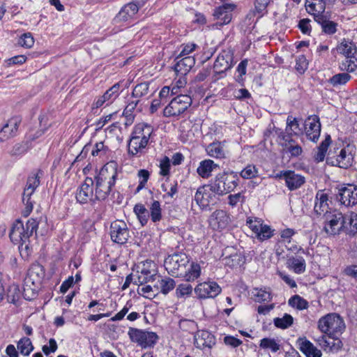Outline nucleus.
<instances>
[{
	"label": "nucleus",
	"mask_w": 357,
	"mask_h": 357,
	"mask_svg": "<svg viewBox=\"0 0 357 357\" xmlns=\"http://www.w3.org/2000/svg\"><path fill=\"white\" fill-rule=\"evenodd\" d=\"M299 349L306 357H321V350L317 349L310 341L305 338H299L297 341Z\"/></svg>",
	"instance_id": "obj_30"
},
{
	"label": "nucleus",
	"mask_w": 357,
	"mask_h": 357,
	"mask_svg": "<svg viewBox=\"0 0 357 357\" xmlns=\"http://www.w3.org/2000/svg\"><path fill=\"white\" fill-rule=\"evenodd\" d=\"M19 44L24 47L31 48L34 44V39L31 33H24L19 40Z\"/></svg>",
	"instance_id": "obj_61"
},
{
	"label": "nucleus",
	"mask_w": 357,
	"mask_h": 357,
	"mask_svg": "<svg viewBox=\"0 0 357 357\" xmlns=\"http://www.w3.org/2000/svg\"><path fill=\"white\" fill-rule=\"evenodd\" d=\"M340 68L342 71L354 73L357 70V54L352 56H345L340 63Z\"/></svg>",
	"instance_id": "obj_41"
},
{
	"label": "nucleus",
	"mask_w": 357,
	"mask_h": 357,
	"mask_svg": "<svg viewBox=\"0 0 357 357\" xmlns=\"http://www.w3.org/2000/svg\"><path fill=\"white\" fill-rule=\"evenodd\" d=\"M149 84L147 82H142L137 84L132 92V97L139 100V98L146 96L149 92Z\"/></svg>",
	"instance_id": "obj_50"
},
{
	"label": "nucleus",
	"mask_w": 357,
	"mask_h": 357,
	"mask_svg": "<svg viewBox=\"0 0 357 357\" xmlns=\"http://www.w3.org/2000/svg\"><path fill=\"white\" fill-rule=\"evenodd\" d=\"M43 267L39 264H33L29 268L24 279L25 284H32L40 287L44 277Z\"/></svg>",
	"instance_id": "obj_22"
},
{
	"label": "nucleus",
	"mask_w": 357,
	"mask_h": 357,
	"mask_svg": "<svg viewBox=\"0 0 357 357\" xmlns=\"http://www.w3.org/2000/svg\"><path fill=\"white\" fill-rule=\"evenodd\" d=\"M232 56L229 52L220 54L213 65L216 73H222L231 67Z\"/></svg>",
	"instance_id": "obj_27"
},
{
	"label": "nucleus",
	"mask_w": 357,
	"mask_h": 357,
	"mask_svg": "<svg viewBox=\"0 0 357 357\" xmlns=\"http://www.w3.org/2000/svg\"><path fill=\"white\" fill-rule=\"evenodd\" d=\"M189 263L188 257L183 252L169 255L164 261V266L169 274L180 277L185 273V268Z\"/></svg>",
	"instance_id": "obj_5"
},
{
	"label": "nucleus",
	"mask_w": 357,
	"mask_h": 357,
	"mask_svg": "<svg viewBox=\"0 0 357 357\" xmlns=\"http://www.w3.org/2000/svg\"><path fill=\"white\" fill-rule=\"evenodd\" d=\"M195 344L197 348H211L215 344V337L207 331H199L195 336Z\"/></svg>",
	"instance_id": "obj_24"
},
{
	"label": "nucleus",
	"mask_w": 357,
	"mask_h": 357,
	"mask_svg": "<svg viewBox=\"0 0 357 357\" xmlns=\"http://www.w3.org/2000/svg\"><path fill=\"white\" fill-rule=\"evenodd\" d=\"M254 300L258 303L269 302L272 300V294L270 291L263 289H254L252 292Z\"/></svg>",
	"instance_id": "obj_44"
},
{
	"label": "nucleus",
	"mask_w": 357,
	"mask_h": 357,
	"mask_svg": "<svg viewBox=\"0 0 357 357\" xmlns=\"http://www.w3.org/2000/svg\"><path fill=\"white\" fill-rule=\"evenodd\" d=\"M153 132V127L145 123H139L135 126L132 135L141 138L146 143H149L150 137Z\"/></svg>",
	"instance_id": "obj_31"
},
{
	"label": "nucleus",
	"mask_w": 357,
	"mask_h": 357,
	"mask_svg": "<svg viewBox=\"0 0 357 357\" xmlns=\"http://www.w3.org/2000/svg\"><path fill=\"white\" fill-rule=\"evenodd\" d=\"M93 180L87 177L84 183L79 186L76 192V200L81 204L95 203V195L93 192Z\"/></svg>",
	"instance_id": "obj_11"
},
{
	"label": "nucleus",
	"mask_w": 357,
	"mask_h": 357,
	"mask_svg": "<svg viewBox=\"0 0 357 357\" xmlns=\"http://www.w3.org/2000/svg\"><path fill=\"white\" fill-rule=\"evenodd\" d=\"M192 293V287L191 284L188 283H182L177 286L175 295L178 299H185L190 297Z\"/></svg>",
	"instance_id": "obj_46"
},
{
	"label": "nucleus",
	"mask_w": 357,
	"mask_h": 357,
	"mask_svg": "<svg viewBox=\"0 0 357 357\" xmlns=\"http://www.w3.org/2000/svg\"><path fill=\"white\" fill-rule=\"evenodd\" d=\"M345 327L343 318L337 313L327 314L318 321V328L330 337L342 334Z\"/></svg>",
	"instance_id": "obj_2"
},
{
	"label": "nucleus",
	"mask_w": 357,
	"mask_h": 357,
	"mask_svg": "<svg viewBox=\"0 0 357 357\" xmlns=\"http://www.w3.org/2000/svg\"><path fill=\"white\" fill-rule=\"evenodd\" d=\"M108 151V148L105 146L103 144V142H100L98 143H96L94 148L91 151V154L93 156H105Z\"/></svg>",
	"instance_id": "obj_64"
},
{
	"label": "nucleus",
	"mask_w": 357,
	"mask_h": 357,
	"mask_svg": "<svg viewBox=\"0 0 357 357\" xmlns=\"http://www.w3.org/2000/svg\"><path fill=\"white\" fill-rule=\"evenodd\" d=\"M287 264L288 267L297 274L303 273L305 271V261L302 257L289 258Z\"/></svg>",
	"instance_id": "obj_40"
},
{
	"label": "nucleus",
	"mask_w": 357,
	"mask_h": 357,
	"mask_svg": "<svg viewBox=\"0 0 357 357\" xmlns=\"http://www.w3.org/2000/svg\"><path fill=\"white\" fill-rule=\"evenodd\" d=\"M21 123L22 118L20 116H15L9 119L0 130V140L3 142L15 137Z\"/></svg>",
	"instance_id": "obj_19"
},
{
	"label": "nucleus",
	"mask_w": 357,
	"mask_h": 357,
	"mask_svg": "<svg viewBox=\"0 0 357 357\" xmlns=\"http://www.w3.org/2000/svg\"><path fill=\"white\" fill-rule=\"evenodd\" d=\"M120 88L121 85L119 83L114 84L102 96L97 98L93 103V106L99 108L105 103H107V105L112 103L119 96Z\"/></svg>",
	"instance_id": "obj_21"
},
{
	"label": "nucleus",
	"mask_w": 357,
	"mask_h": 357,
	"mask_svg": "<svg viewBox=\"0 0 357 357\" xmlns=\"http://www.w3.org/2000/svg\"><path fill=\"white\" fill-rule=\"evenodd\" d=\"M137 176L139 178V181L136 189L137 192H139V190L145 187V185L149 178L150 174L146 169H140L137 173Z\"/></svg>",
	"instance_id": "obj_59"
},
{
	"label": "nucleus",
	"mask_w": 357,
	"mask_h": 357,
	"mask_svg": "<svg viewBox=\"0 0 357 357\" xmlns=\"http://www.w3.org/2000/svg\"><path fill=\"white\" fill-rule=\"evenodd\" d=\"M259 346L264 349H269L272 352L275 353L280 350V344L274 339L272 338H263L260 341Z\"/></svg>",
	"instance_id": "obj_53"
},
{
	"label": "nucleus",
	"mask_w": 357,
	"mask_h": 357,
	"mask_svg": "<svg viewBox=\"0 0 357 357\" xmlns=\"http://www.w3.org/2000/svg\"><path fill=\"white\" fill-rule=\"evenodd\" d=\"M337 50L344 56H352L357 54V47L350 40L344 38L337 45Z\"/></svg>",
	"instance_id": "obj_38"
},
{
	"label": "nucleus",
	"mask_w": 357,
	"mask_h": 357,
	"mask_svg": "<svg viewBox=\"0 0 357 357\" xmlns=\"http://www.w3.org/2000/svg\"><path fill=\"white\" fill-rule=\"evenodd\" d=\"M258 170L253 165H247L240 173L242 178L245 179H250L257 176Z\"/></svg>",
	"instance_id": "obj_58"
},
{
	"label": "nucleus",
	"mask_w": 357,
	"mask_h": 357,
	"mask_svg": "<svg viewBox=\"0 0 357 357\" xmlns=\"http://www.w3.org/2000/svg\"><path fill=\"white\" fill-rule=\"evenodd\" d=\"M326 1L324 0H305V8L307 12L314 16V20L317 17L326 15Z\"/></svg>",
	"instance_id": "obj_23"
},
{
	"label": "nucleus",
	"mask_w": 357,
	"mask_h": 357,
	"mask_svg": "<svg viewBox=\"0 0 357 357\" xmlns=\"http://www.w3.org/2000/svg\"><path fill=\"white\" fill-rule=\"evenodd\" d=\"M331 13H328L324 15L317 17L314 21L320 24L323 33L327 35H333L337 31L338 24L331 20Z\"/></svg>",
	"instance_id": "obj_26"
},
{
	"label": "nucleus",
	"mask_w": 357,
	"mask_h": 357,
	"mask_svg": "<svg viewBox=\"0 0 357 357\" xmlns=\"http://www.w3.org/2000/svg\"><path fill=\"white\" fill-rule=\"evenodd\" d=\"M128 335L133 342L142 347H153L157 342L158 336L155 333L130 328Z\"/></svg>",
	"instance_id": "obj_9"
},
{
	"label": "nucleus",
	"mask_w": 357,
	"mask_h": 357,
	"mask_svg": "<svg viewBox=\"0 0 357 357\" xmlns=\"http://www.w3.org/2000/svg\"><path fill=\"white\" fill-rule=\"evenodd\" d=\"M208 223L213 229L222 231L231 223V218L227 211L220 209L215 210L210 215Z\"/></svg>",
	"instance_id": "obj_13"
},
{
	"label": "nucleus",
	"mask_w": 357,
	"mask_h": 357,
	"mask_svg": "<svg viewBox=\"0 0 357 357\" xmlns=\"http://www.w3.org/2000/svg\"><path fill=\"white\" fill-rule=\"evenodd\" d=\"M113 186L114 185H110L96 179L95 199L96 200H105L109 195Z\"/></svg>",
	"instance_id": "obj_37"
},
{
	"label": "nucleus",
	"mask_w": 357,
	"mask_h": 357,
	"mask_svg": "<svg viewBox=\"0 0 357 357\" xmlns=\"http://www.w3.org/2000/svg\"><path fill=\"white\" fill-rule=\"evenodd\" d=\"M192 104V98L190 96L181 94L174 98L169 105L164 109L165 116H178L184 112Z\"/></svg>",
	"instance_id": "obj_6"
},
{
	"label": "nucleus",
	"mask_w": 357,
	"mask_h": 357,
	"mask_svg": "<svg viewBox=\"0 0 357 357\" xmlns=\"http://www.w3.org/2000/svg\"><path fill=\"white\" fill-rule=\"evenodd\" d=\"M40 287V286L32 284H25L24 282L23 289V295L24 298L28 301L33 300L36 296Z\"/></svg>",
	"instance_id": "obj_52"
},
{
	"label": "nucleus",
	"mask_w": 357,
	"mask_h": 357,
	"mask_svg": "<svg viewBox=\"0 0 357 357\" xmlns=\"http://www.w3.org/2000/svg\"><path fill=\"white\" fill-rule=\"evenodd\" d=\"M34 347L29 337H22L17 342V349L24 356H29Z\"/></svg>",
	"instance_id": "obj_47"
},
{
	"label": "nucleus",
	"mask_w": 357,
	"mask_h": 357,
	"mask_svg": "<svg viewBox=\"0 0 357 357\" xmlns=\"http://www.w3.org/2000/svg\"><path fill=\"white\" fill-rule=\"evenodd\" d=\"M314 211L317 215L322 217L333 211L329 207L328 195L323 190H319L316 194Z\"/></svg>",
	"instance_id": "obj_20"
},
{
	"label": "nucleus",
	"mask_w": 357,
	"mask_h": 357,
	"mask_svg": "<svg viewBox=\"0 0 357 357\" xmlns=\"http://www.w3.org/2000/svg\"><path fill=\"white\" fill-rule=\"evenodd\" d=\"M147 144L144 140L141 141V138L131 134L128 143V153L132 155L142 154Z\"/></svg>",
	"instance_id": "obj_32"
},
{
	"label": "nucleus",
	"mask_w": 357,
	"mask_h": 357,
	"mask_svg": "<svg viewBox=\"0 0 357 357\" xmlns=\"http://www.w3.org/2000/svg\"><path fill=\"white\" fill-rule=\"evenodd\" d=\"M238 178L234 173L218 174L211 183L213 190L218 195H226L233 191L238 185Z\"/></svg>",
	"instance_id": "obj_4"
},
{
	"label": "nucleus",
	"mask_w": 357,
	"mask_h": 357,
	"mask_svg": "<svg viewBox=\"0 0 357 357\" xmlns=\"http://www.w3.org/2000/svg\"><path fill=\"white\" fill-rule=\"evenodd\" d=\"M38 222L35 219L31 218L27 220L24 226L22 221L17 220L13 223L9 236L11 241L19 245L22 248L24 245V248H29L27 242L29 241V238L36 231L38 227Z\"/></svg>",
	"instance_id": "obj_1"
},
{
	"label": "nucleus",
	"mask_w": 357,
	"mask_h": 357,
	"mask_svg": "<svg viewBox=\"0 0 357 357\" xmlns=\"http://www.w3.org/2000/svg\"><path fill=\"white\" fill-rule=\"evenodd\" d=\"M273 231L269 226L263 225L256 234V237L261 241L267 240L273 236Z\"/></svg>",
	"instance_id": "obj_57"
},
{
	"label": "nucleus",
	"mask_w": 357,
	"mask_h": 357,
	"mask_svg": "<svg viewBox=\"0 0 357 357\" xmlns=\"http://www.w3.org/2000/svg\"><path fill=\"white\" fill-rule=\"evenodd\" d=\"M308 62L304 55L298 56L296 59L295 68L300 74H303L307 69Z\"/></svg>",
	"instance_id": "obj_60"
},
{
	"label": "nucleus",
	"mask_w": 357,
	"mask_h": 357,
	"mask_svg": "<svg viewBox=\"0 0 357 357\" xmlns=\"http://www.w3.org/2000/svg\"><path fill=\"white\" fill-rule=\"evenodd\" d=\"M324 218V230L329 235L338 234L344 226V218L341 212L333 210Z\"/></svg>",
	"instance_id": "obj_8"
},
{
	"label": "nucleus",
	"mask_w": 357,
	"mask_h": 357,
	"mask_svg": "<svg viewBox=\"0 0 357 357\" xmlns=\"http://www.w3.org/2000/svg\"><path fill=\"white\" fill-rule=\"evenodd\" d=\"M195 63V59L192 56L182 57L178 60L175 66L174 70L181 76L185 75Z\"/></svg>",
	"instance_id": "obj_33"
},
{
	"label": "nucleus",
	"mask_w": 357,
	"mask_h": 357,
	"mask_svg": "<svg viewBox=\"0 0 357 357\" xmlns=\"http://www.w3.org/2000/svg\"><path fill=\"white\" fill-rule=\"evenodd\" d=\"M207 154L215 158H225L226 157V151L224 149V144L222 142H216L211 143L206 149Z\"/></svg>",
	"instance_id": "obj_36"
},
{
	"label": "nucleus",
	"mask_w": 357,
	"mask_h": 357,
	"mask_svg": "<svg viewBox=\"0 0 357 357\" xmlns=\"http://www.w3.org/2000/svg\"><path fill=\"white\" fill-rule=\"evenodd\" d=\"M356 151L355 146L351 144H348L341 149H337L334 155L329 153L327 157V162L340 168L350 167L353 165Z\"/></svg>",
	"instance_id": "obj_3"
},
{
	"label": "nucleus",
	"mask_w": 357,
	"mask_h": 357,
	"mask_svg": "<svg viewBox=\"0 0 357 357\" xmlns=\"http://www.w3.org/2000/svg\"><path fill=\"white\" fill-rule=\"evenodd\" d=\"M284 181L288 189L292 191L301 188L305 183V178L301 174L289 170L284 175Z\"/></svg>",
	"instance_id": "obj_29"
},
{
	"label": "nucleus",
	"mask_w": 357,
	"mask_h": 357,
	"mask_svg": "<svg viewBox=\"0 0 357 357\" xmlns=\"http://www.w3.org/2000/svg\"><path fill=\"white\" fill-rule=\"evenodd\" d=\"M110 236L112 241L116 243H126L130 237L126 223L118 220L112 222L110 225Z\"/></svg>",
	"instance_id": "obj_12"
},
{
	"label": "nucleus",
	"mask_w": 357,
	"mask_h": 357,
	"mask_svg": "<svg viewBox=\"0 0 357 357\" xmlns=\"http://www.w3.org/2000/svg\"><path fill=\"white\" fill-rule=\"evenodd\" d=\"M157 284V287L165 295L173 290L176 285L175 281L170 278H161L158 280Z\"/></svg>",
	"instance_id": "obj_43"
},
{
	"label": "nucleus",
	"mask_w": 357,
	"mask_h": 357,
	"mask_svg": "<svg viewBox=\"0 0 357 357\" xmlns=\"http://www.w3.org/2000/svg\"><path fill=\"white\" fill-rule=\"evenodd\" d=\"M288 304L298 310H305L308 307V302L298 295L291 297L288 301Z\"/></svg>",
	"instance_id": "obj_54"
},
{
	"label": "nucleus",
	"mask_w": 357,
	"mask_h": 357,
	"mask_svg": "<svg viewBox=\"0 0 357 357\" xmlns=\"http://www.w3.org/2000/svg\"><path fill=\"white\" fill-rule=\"evenodd\" d=\"M149 216L153 222H159L162 219V208L158 201H153L149 207Z\"/></svg>",
	"instance_id": "obj_49"
},
{
	"label": "nucleus",
	"mask_w": 357,
	"mask_h": 357,
	"mask_svg": "<svg viewBox=\"0 0 357 357\" xmlns=\"http://www.w3.org/2000/svg\"><path fill=\"white\" fill-rule=\"evenodd\" d=\"M236 8L234 3H225L216 8L213 12L214 17L218 20L216 26L228 24L232 19V11Z\"/></svg>",
	"instance_id": "obj_17"
},
{
	"label": "nucleus",
	"mask_w": 357,
	"mask_h": 357,
	"mask_svg": "<svg viewBox=\"0 0 357 357\" xmlns=\"http://www.w3.org/2000/svg\"><path fill=\"white\" fill-rule=\"evenodd\" d=\"M141 6L134 2L126 4L116 15V20L118 21H128L137 13Z\"/></svg>",
	"instance_id": "obj_28"
},
{
	"label": "nucleus",
	"mask_w": 357,
	"mask_h": 357,
	"mask_svg": "<svg viewBox=\"0 0 357 357\" xmlns=\"http://www.w3.org/2000/svg\"><path fill=\"white\" fill-rule=\"evenodd\" d=\"M20 295L21 291L17 285L12 284L9 287L7 296L10 303H15L20 299Z\"/></svg>",
	"instance_id": "obj_56"
},
{
	"label": "nucleus",
	"mask_w": 357,
	"mask_h": 357,
	"mask_svg": "<svg viewBox=\"0 0 357 357\" xmlns=\"http://www.w3.org/2000/svg\"><path fill=\"white\" fill-rule=\"evenodd\" d=\"M212 160L206 159L200 162L197 169V174L204 178H207L211 176L212 172L218 167Z\"/></svg>",
	"instance_id": "obj_34"
},
{
	"label": "nucleus",
	"mask_w": 357,
	"mask_h": 357,
	"mask_svg": "<svg viewBox=\"0 0 357 357\" xmlns=\"http://www.w3.org/2000/svg\"><path fill=\"white\" fill-rule=\"evenodd\" d=\"M296 234V231L293 229L287 228L283 229L280 232V238L281 239L278 241L279 243H282L285 244L286 248L288 250H291L292 251L296 250L298 249L296 245L289 248L287 244H289L291 241V237Z\"/></svg>",
	"instance_id": "obj_45"
},
{
	"label": "nucleus",
	"mask_w": 357,
	"mask_h": 357,
	"mask_svg": "<svg viewBox=\"0 0 357 357\" xmlns=\"http://www.w3.org/2000/svg\"><path fill=\"white\" fill-rule=\"evenodd\" d=\"M218 194L213 190L212 185L199 187L195 195L196 203L202 208L208 207L210 204H215L218 201Z\"/></svg>",
	"instance_id": "obj_10"
},
{
	"label": "nucleus",
	"mask_w": 357,
	"mask_h": 357,
	"mask_svg": "<svg viewBox=\"0 0 357 357\" xmlns=\"http://www.w3.org/2000/svg\"><path fill=\"white\" fill-rule=\"evenodd\" d=\"M229 204L231 207H235L238 203H243L245 202V196L243 192H238L228 196Z\"/></svg>",
	"instance_id": "obj_63"
},
{
	"label": "nucleus",
	"mask_w": 357,
	"mask_h": 357,
	"mask_svg": "<svg viewBox=\"0 0 357 357\" xmlns=\"http://www.w3.org/2000/svg\"><path fill=\"white\" fill-rule=\"evenodd\" d=\"M201 275V266L198 263L192 261L189 268H185V273L181 277H183L186 282H193Z\"/></svg>",
	"instance_id": "obj_39"
},
{
	"label": "nucleus",
	"mask_w": 357,
	"mask_h": 357,
	"mask_svg": "<svg viewBox=\"0 0 357 357\" xmlns=\"http://www.w3.org/2000/svg\"><path fill=\"white\" fill-rule=\"evenodd\" d=\"M117 174V163L115 161H109L102 167L95 179L107 183L110 185H115Z\"/></svg>",
	"instance_id": "obj_16"
},
{
	"label": "nucleus",
	"mask_w": 357,
	"mask_h": 357,
	"mask_svg": "<svg viewBox=\"0 0 357 357\" xmlns=\"http://www.w3.org/2000/svg\"><path fill=\"white\" fill-rule=\"evenodd\" d=\"M40 184L39 176L38 174H34L28 178L26 187L22 195V202L25 208L22 211V215L27 217L33 210V202L31 200V195Z\"/></svg>",
	"instance_id": "obj_7"
},
{
	"label": "nucleus",
	"mask_w": 357,
	"mask_h": 357,
	"mask_svg": "<svg viewBox=\"0 0 357 357\" xmlns=\"http://www.w3.org/2000/svg\"><path fill=\"white\" fill-rule=\"evenodd\" d=\"M155 264L152 261L146 260L142 263L141 266H139L138 268L140 273V275L138 276L137 281L135 282H139V284L146 283L150 280V279L155 275L154 272Z\"/></svg>",
	"instance_id": "obj_25"
},
{
	"label": "nucleus",
	"mask_w": 357,
	"mask_h": 357,
	"mask_svg": "<svg viewBox=\"0 0 357 357\" xmlns=\"http://www.w3.org/2000/svg\"><path fill=\"white\" fill-rule=\"evenodd\" d=\"M195 292L199 298H215L221 292V288L215 282L208 281L198 284Z\"/></svg>",
	"instance_id": "obj_14"
},
{
	"label": "nucleus",
	"mask_w": 357,
	"mask_h": 357,
	"mask_svg": "<svg viewBox=\"0 0 357 357\" xmlns=\"http://www.w3.org/2000/svg\"><path fill=\"white\" fill-rule=\"evenodd\" d=\"M305 131L308 139L317 142L321 133V123L317 115L310 116L305 122Z\"/></svg>",
	"instance_id": "obj_18"
},
{
	"label": "nucleus",
	"mask_w": 357,
	"mask_h": 357,
	"mask_svg": "<svg viewBox=\"0 0 357 357\" xmlns=\"http://www.w3.org/2000/svg\"><path fill=\"white\" fill-rule=\"evenodd\" d=\"M197 47V45L192 43L181 45L180 47L181 50L177 59H178L179 57L189 56L188 55L191 54L196 49Z\"/></svg>",
	"instance_id": "obj_62"
},
{
	"label": "nucleus",
	"mask_w": 357,
	"mask_h": 357,
	"mask_svg": "<svg viewBox=\"0 0 357 357\" xmlns=\"http://www.w3.org/2000/svg\"><path fill=\"white\" fill-rule=\"evenodd\" d=\"M294 322V319L291 315L284 314L282 318H275L273 320L274 325L279 328L286 329L290 327Z\"/></svg>",
	"instance_id": "obj_51"
},
{
	"label": "nucleus",
	"mask_w": 357,
	"mask_h": 357,
	"mask_svg": "<svg viewBox=\"0 0 357 357\" xmlns=\"http://www.w3.org/2000/svg\"><path fill=\"white\" fill-rule=\"evenodd\" d=\"M134 212L142 225H145L149 218V212L145 206L142 204H137L134 207Z\"/></svg>",
	"instance_id": "obj_48"
},
{
	"label": "nucleus",
	"mask_w": 357,
	"mask_h": 357,
	"mask_svg": "<svg viewBox=\"0 0 357 357\" xmlns=\"http://www.w3.org/2000/svg\"><path fill=\"white\" fill-rule=\"evenodd\" d=\"M351 75L347 73H338L330 78L329 82L333 86L345 84L351 79Z\"/></svg>",
	"instance_id": "obj_55"
},
{
	"label": "nucleus",
	"mask_w": 357,
	"mask_h": 357,
	"mask_svg": "<svg viewBox=\"0 0 357 357\" xmlns=\"http://www.w3.org/2000/svg\"><path fill=\"white\" fill-rule=\"evenodd\" d=\"M337 199L346 206H354L357 204V188L354 185H348L339 189Z\"/></svg>",
	"instance_id": "obj_15"
},
{
	"label": "nucleus",
	"mask_w": 357,
	"mask_h": 357,
	"mask_svg": "<svg viewBox=\"0 0 357 357\" xmlns=\"http://www.w3.org/2000/svg\"><path fill=\"white\" fill-rule=\"evenodd\" d=\"M282 139L284 142L282 146L289 152L291 156L297 157L302 153V148L300 145L296 144L294 140L291 138L290 135L284 134Z\"/></svg>",
	"instance_id": "obj_35"
},
{
	"label": "nucleus",
	"mask_w": 357,
	"mask_h": 357,
	"mask_svg": "<svg viewBox=\"0 0 357 357\" xmlns=\"http://www.w3.org/2000/svg\"><path fill=\"white\" fill-rule=\"evenodd\" d=\"M317 344L324 350L326 351H331L335 349H338L340 346L338 345L336 347V343L335 342L334 340H331V337L328 335V337H326V335H323L319 337L316 340Z\"/></svg>",
	"instance_id": "obj_42"
}]
</instances>
